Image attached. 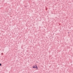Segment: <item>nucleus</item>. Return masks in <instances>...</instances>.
Instances as JSON below:
<instances>
[{"mask_svg": "<svg viewBox=\"0 0 73 73\" xmlns=\"http://www.w3.org/2000/svg\"><path fill=\"white\" fill-rule=\"evenodd\" d=\"M33 68H36V67H35V66H33Z\"/></svg>", "mask_w": 73, "mask_h": 73, "instance_id": "obj_2", "label": "nucleus"}, {"mask_svg": "<svg viewBox=\"0 0 73 73\" xmlns=\"http://www.w3.org/2000/svg\"><path fill=\"white\" fill-rule=\"evenodd\" d=\"M35 68H36V69H38V67H37V66L36 65V66Z\"/></svg>", "mask_w": 73, "mask_h": 73, "instance_id": "obj_1", "label": "nucleus"}, {"mask_svg": "<svg viewBox=\"0 0 73 73\" xmlns=\"http://www.w3.org/2000/svg\"><path fill=\"white\" fill-rule=\"evenodd\" d=\"M0 66H1V64H0Z\"/></svg>", "mask_w": 73, "mask_h": 73, "instance_id": "obj_3", "label": "nucleus"}]
</instances>
